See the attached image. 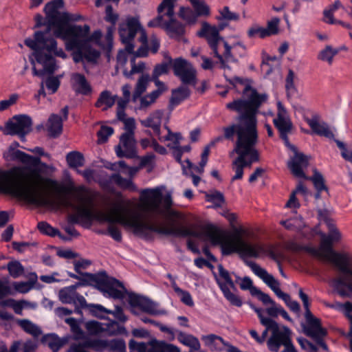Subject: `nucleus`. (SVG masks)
Returning <instances> with one entry per match:
<instances>
[{
  "mask_svg": "<svg viewBox=\"0 0 352 352\" xmlns=\"http://www.w3.org/2000/svg\"><path fill=\"white\" fill-rule=\"evenodd\" d=\"M6 161H18L31 166H14L7 170H0V192L10 194L28 204L46 206L53 203L49 198L45 188L48 187L58 193L69 192L70 188L56 180L44 177L41 168H47L41 159L32 156L20 150L8 148L3 153Z\"/></svg>",
  "mask_w": 352,
  "mask_h": 352,
  "instance_id": "obj_1",
  "label": "nucleus"
},
{
  "mask_svg": "<svg viewBox=\"0 0 352 352\" xmlns=\"http://www.w3.org/2000/svg\"><path fill=\"white\" fill-rule=\"evenodd\" d=\"M268 100L267 94H259L253 90L248 99H236L226 104V108L239 113L238 122H232L223 126L225 140L234 142L233 151L239 153L256 150L258 142L257 118L258 109Z\"/></svg>",
  "mask_w": 352,
  "mask_h": 352,
  "instance_id": "obj_2",
  "label": "nucleus"
},
{
  "mask_svg": "<svg viewBox=\"0 0 352 352\" xmlns=\"http://www.w3.org/2000/svg\"><path fill=\"white\" fill-rule=\"evenodd\" d=\"M126 211V210L123 206L122 200H118L114 203L113 207L111 209L109 214H106L101 211L94 212L93 221L96 220L100 223H118L122 226L132 228L134 234L146 241L154 240L155 233L161 235L173 234L177 236L192 234L188 230L182 228H166L144 222L141 219V215L139 212L129 211L125 214Z\"/></svg>",
  "mask_w": 352,
  "mask_h": 352,
  "instance_id": "obj_3",
  "label": "nucleus"
},
{
  "mask_svg": "<svg viewBox=\"0 0 352 352\" xmlns=\"http://www.w3.org/2000/svg\"><path fill=\"white\" fill-rule=\"evenodd\" d=\"M325 221L329 228L328 236L324 235L320 243V249L325 251V259L332 263L344 277H338L333 279V287L342 297H351L352 296V263L350 256L346 253H340L334 251L332 244L334 241L340 240L341 236L339 231L335 228L330 220L325 217Z\"/></svg>",
  "mask_w": 352,
  "mask_h": 352,
  "instance_id": "obj_4",
  "label": "nucleus"
},
{
  "mask_svg": "<svg viewBox=\"0 0 352 352\" xmlns=\"http://www.w3.org/2000/svg\"><path fill=\"white\" fill-rule=\"evenodd\" d=\"M206 235L212 245H221L223 255L237 252L241 258H244L245 257L258 258L265 254L269 256L273 261H277L272 245L248 243L242 239L239 230H236L232 236L227 237L218 230L210 226L206 229Z\"/></svg>",
  "mask_w": 352,
  "mask_h": 352,
  "instance_id": "obj_5",
  "label": "nucleus"
},
{
  "mask_svg": "<svg viewBox=\"0 0 352 352\" xmlns=\"http://www.w3.org/2000/svg\"><path fill=\"white\" fill-rule=\"evenodd\" d=\"M50 34L49 28L45 32L36 31L33 38H27L24 41L25 45L34 51L33 55L37 63L43 66V68L39 70L33 66L34 76H43L46 74H52L56 71V60L52 54L63 58L67 57L63 49L57 48L56 41Z\"/></svg>",
  "mask_w": 352,
  "mask_h": 352,
  "instance_id": "obj_6",
  "label": "nucleus"
},
{
  "mask_svg": "<svg viewBox=\"0 0 352 352\" xmlns=\"http://www.w3.org/2000/svg\"><path fill=\"white\" fill-rule=\"evenodd\" d=\"M172 67L174 75L184 85H192L195 87L197 81V71L193 65L186 59L179 57L173 59L168 56V61L157 64L153 70L151 78H159L164 74H167Z\"/></svg>",
  "mask_w": 352,
  "mask_h": 352,
  "instance_id": "obj_7",
  "label": "nucleus"
},
{
  "mask_svg": "<svg viewBox=\"0 0 352 352\" xmlns=\"http://www.w3.org/2000/svg\"><path fill=\"white\" fill-rule=\"evenodd\" d=\"M177 0H163L157 8L159 15L148 23V27H161L172 38L179 39L185 32V27L175 20L174 3Z\"/></svg>",
  "mask_w": 352,
  "mask_h": 352,
  "instance_id": "obj_8",
  "label": "nucleus"
},
{
  "mask_svg": "<svg viewBox=\"0 0 352 352\" xmlns=\"http://www.w3.org/2000/svg\"><path fill=\"white\" fill-rule=\"evenodd\" d=\"M90 27L88 25L83 26L73 25L66 30L67 36L63 40L65 41V47L67 50H74L75 47H82L85 60L89 63H96L100 53L93 48L83 38L87 37L89 33Z\"/></svg>",
  "mask_w": 352,
  "mask_h": 352,
  "instance_id": "obj_9",
  "label": "nucleus"
},
{
  "mask_svg": "<svg viewBox=\"0 0 352 352\" xmlns=\"http://www.w3.org/2000/svg\"><path fill=\"white\" fill-rule=\"evenodd\" d=\"M67 187L71 189L69 192L58 193L54 190H52L55 193H56L58 195V200L56 202L54 199L49 197L53 201V203L52 204H50L49 206H54L56 204L58 206H61L65 208H72L78 212V215L80 217V219L83 221V223H87L89 225H91V222L93 221V217L94 214V212H93L87 206V205H91L93 203V199L91 197L77 195L76 198L81 204L76 205L69 199L60 196V195L62 194H69L73 190H75L77 192H87V189L84 186H80L76 188L69 186ZM47 194L48 197H50L47 192ZM47 206V205H46L45 206Z\"/></svg>",
  "mask_w": 352,
  "mask_h": 352,
  "instance_id": "obj_10",
  "label": "nucleus"
},
{
  "mask_svg": "<svg viewBox=\"0 0 352 352\" xmlns=\"http://www.w3.org/2000/svg\"><path fill=\"white\" fill-rule=\"evenodd\" d=\"M140 33L139 41L141 43L148 42L146 30L142 25L138 16H127L118 27V34L121 42L125 45V50L129 53L134 52V38Z\"/></svg>",
  "mask_w": 352,
  "mask_h": 352,
  "instance_id": "obj_11",
  "label": "nucleus"
},
{
  "mask_svg": "<svg viewBox=\"0 0 352 352\" xmlns=\"http://www.w3.org/2000/svg\"><path fill=\"white\" fill-rule=\"evenodd\" d=\"M197 34L199 37L206 38L215 57L221 58V56L223 55L227 61H237L231 53L232 47L223 37L220 36L217 28L211 27L208 23L204 22Z\"/></svg>",
  "mask_w": 352,
  "mask_h": 352,
  "instance_id": "obj_12",
  "label": "nucleus"
},
{
  "mask_svg": "<svg viewBox=\"0 0 352 352\" xmlns=\"http://www.w3.org/2000/svg\"><path fill=\"white\" fill-rule=\"evenodd\" d=\"M91 285L98 289L104 296L122 300L124 298L126 289L123 283L114 278L109 277L105 272L98 274H86Z\"/></svg>",
  "mask_w": 352,
  "mask_h": 352,
  "instance_id": "obj_13",
  "label": "nucleus"
},
{
  "mask_svg": "<svg viewBox=\"0 0 352 352\" xmlns=\"http://www.w3.org/2000/svg\"><path fill=\"white\" fill-rule=\"evenodd\" d=\"M244 263L247 266L250 267L255 275L259 277L271 288L278 298L284 300L291 311L296 314L300 312V307L299 303L296 300H292L289 294L281 291L278 281L276 280L272 274H269L266 270L262 268L255 262L244 260Z\"/></svg>",
  "mask_w": 352,
  "mask_h": 352,
  "instance_id": "obj_14",
  "label": "nucleus"
},
{
  "mask_svg": "<svg viewBox=\"0 0 352 352\" xmlns=\"http://www.w3.org/2000/svg\"><path fill=\"white\" fill-rule=\"evenodd\" d=\"M64 6L63 0H52L48 2L45 8L44 12L47 19V29L55 27L54 34L56 37L63 38L67 36L66 30L73 25H62L63 12L59 11Z\"/></svg>",
  "mask_w": 352,
  "mask_h": 352,
  "instance_id": "obj_15",
  "label": "nucleus"
},
{
  "mask_svg": "<svg viewBox=\"0 0 352 352\" xmlns=\"http://www.w3.org/2000/svg\"><path fill=\"white\" fill-rule=\"evenodd\" d=\"M142 195L148 199L146 206L147 214L143 216L140 212L141 219L144 222L159 226L157 223V215L164 214V211L160 209L162 193L160 190L146 189L142 191Z\"/></svg>",
  "mask_w": 352,
  "mask_h": 352,
  "instance_id": "obj_16",
  "label": "nucleus"
},
{
  "mask_svg": "<svg viewBox=\"0 0 352 352\" xmlns=\"http://www.w3.org/2000/svg\"><path fill=\"white\" fill-rule=\"evenodd\" d=\"M273 123L278 131L280 138L283 140L285 145L289 149H295V146L289 142L288 138V135L292 130L293 124L286 109L280 101L277 102V115L273 120Z\"/></svg>",
  "mask_w": 352,
  "mask_h": 352,
  "instance_id": "obj_17",
  "label": "nucleus"
},
{
  "mask_svg": "<svg viewBox=\"0 0 352 352\" xmlns=\"http://www.w3.org/2000/svg\"><path fill=\"white\" fill-rule=\"evenodd\" d=\"M217 268L219 276L224 280V282L221 281L218 278H216V280L224 297L231 305L239 307H241L243 303L240 297L230 291V289L234 291L236 290V287L230 277L229 272L224 269L221 264L217 266Z\"/></svg>",
  "mask_w": 352,
  "mask_h": 352,
  "instance_id": "obj_18",
  "label": "nucleus"
},
{
  "mask_svg": "<svg viewBox=\"0 0 352 352\" xmlns=\"http://www.w3.org/2000/svg\"><path fill=\"white\" fill-rule=\"evenodd\" d=\"M162 202L163 203V206L164 208V210H162L164 211V214H162V216H164L166 217L168 220L170 222V226L166 227V228H182L184 229H186L190 232L192 233V234L186 235V236H177V235H173V236L176 237H186V236H194V237H198L199 236V234L198 232L191 230L187 227L181 226V225H176L175 223L174 219L177 220H183L184 219V215L180 212H178L177 210H171L170 208L173 205V200L171 197V195L170 193H166L164 197L162 196ZM159 227H163L165 228V226L158 225ZM173 236V234L171 235Z\"/></svg>",
  "mask_w": 352,
  "mask_h": 352,
  "instance_id": "obj_19",
  "label": "nucleus"
},
{
  "mask_svg": "<svg viewBox=\"0 0 352 352\" xmlns=\"http://www.w3.org/2000/svg\"><path fill=\"white\" fill-rule=\"evenodd\" d=\"M14 121L6 124V134L18 135L21 141H25V135L32 130V121L28 115H19L13 117Z\"/></svg>",
  "mask_w": 352,
  "mask_h": 352,
  "instance_id": "obj_20",
  "label": "nucleus"
},
{
  "mask_svg": "<svg viewBox=\"0 0 352 352\" xmlns=\"http://www.w3.org/2000/svg\"><path fill=\"white\" fill-rule=\"evenodd\" d=\"M236 153L238 157L232 162V169L234 170L235 175L232 177V181L242 179L244 168L250 166L252 163L259 160V154L257 150L241 151Z\"/></svg>",
  "mask_w": 352,
  "mask_h": 352,
  "instance_id": "obj_21",
  "label": "nucleus"
},
{
  "mask_svg": "<svg viewBox=\"0 0 352 352\" xmlns=\"http://www.w3.org/2000/svg\"><path fill=\"white\" fill-rule=\"evenodd\" d=\"M83 283H76L74 285L62 288L58 293L60 300L65 304H73L75 307L79 305L82 308L87 306L85 298L76 292L77 287L85 285Z\"/></svg>",
  "mask_w": 352,
  "mask_h": 352,
  "instance_id": "obj_22",
  "label": "nucleus"
},
{
  "mask_svg": "<svg viewBox=\"0 0 352 352\" xmlns=\"http://www.w3.org/2000/svg\"><path fill=\"white\" fill-rule=\"evenodd\" d=\"M294 152V156L291 157L287 162V167L292 175L298 178H307L304 172L309 166V156L298 151L295 146V149H290Z\"/></svg>",
  "mask_w": 352,
  "mask_h": 352,
  "instance_id": "obj_23",
  "label": "nucleus"
},
{
  "mask_svg": "<svg viewBox=\"0 0 352 352\" xmlns=\"http://www.w3.org/2000/svg\"><path fill=\"white\" fill-rule=\"evenodd\" d=\"M115 151L118 157L129 159L138 157L134 135L122 133L120 138V144L115 147Z\"/></svg>",
  "mask_w": 352,
  "mask_h": 352,
  "instance_id": "obj_24",
  "label": "nucleus"
},
{
  "mask_svg": "<svg viewBox=\"0 0 352 352\" xmlns=\"http://www.w3.org/2000/svg\"><path fill=\"white\" fill-rule=\"evenodd\" d=\"M82 39L89 44L91 42H94L105 52L107 57L109 58L113 47V34L111 30H108L103 40H102V32L100 30H95L90 36L88 34L87 37Z\"/></svg>",
  "mask_w": 352,
  "mask_h": 352,
  "instance_id": "obj_25",
  "label": "nucleus"
},
{
  "mask_svg": "<svg viewBox=\"0 0 352 352\" xmlns=\"http://www.w3.org/2000/svg\"><path fill=\"white\" fill-rule=\"evenodd\" d=\"M163 116V111L157 110L150 113V115L145 119L141 120L140 124L144 127L151 128L154 133L157 136L161 142L168 141L171 140L169 135L161 136V124Z\"/></svg>",
  "mask_w": 352,
  "mask_h": 352,
  "instance_id": "obj_26",
  "label": "nucleus"
},
{
  "mask_svg": "<svg viewBox=\"0 0 352 352\" xmlns=\"http://www.w3.org/2000/svg\"><path fill=\"white\" fill-rule=\"evenodd\" d=\"M304 331L307 336L312 338L324 351H329L327 344L323 341V338L327 335V331L322 327L320 320H315L313 323L307 324L304 328Z\"/></svg>",
  "mask_w": 352,
  "mask_h": 352,
  "instance_id": "obj_27",
  "label": "nucleus"
},
{
  "mask_svg": "<svg viewBox=\"0 0 352 352\" xmlns=\"http://www.w3.org/2000/svg\"><path fill=\"white\" fill-rule=\"evenodd\" d=\"M129 303L133 307H139L142 311L152 315L158 314L156 305L150 299L134 293L129 294Z\"/></svg>",
  "mask_w": 352,
  "mask_h": 352,
  "instance_id": "obj_28",
  "label": "nucleus"
},
{
  "mask_svg": "<svg viewBox=\"0 0 352 352\" xmlns=\"http://www.w3.org/2000/svg\"><path fill=\"white\" fill-rule=\"evenodd\" d=\"M305 121L309 124L314 133L335 140L334 135L330 130L328 124L324 122L320 123L317 116H314L312 118H306Z\"/></svg>",
  "mask_w": 352,
  "mask_h": 352,
  "instance_id": "obj_29",
  "label": "nucleus"
},
{
  "mask_svg": "<svg viewBox=\"0 0 352 352\" xmlns=\"http://www.w3.org/2000/svg\"><path fill=\"white\" fill-rule=\"evenodd\" d=\"M72 87L76 93L85 96L91 91V87L85 76L79 73H74L72 75Z\"/></svg>",
  "mask_w": 352,
  "mask_h": 352,
  "instance_id": "obj_30",
  "label": "nucleus"
},
{
  "mask_svg": "<svg viewBox=\"0 0 352 352\" xmlns=\"http://www.w3.org/2000/svg\"><path fill=\"white\" fill-rule=\"evenodd\" d=\"M2 305L12 308L16 314L21 316L23 309H36L37 304L26 300H16L13 298H8L2 302Z\"/></svg>",
  "mask_w": 352,
  "mask_h": 352,
  "instance_id": "obj_31",
  "label": "nucleus"
},
{
  "mask_svg": "<svg viewBox=\"0 0 352 352\" xmlns=\"http://www.w3.org/2000/svg\"><path fill=\"white\" fill-rule=\"evenodd\" d=\"M63 118L57 114H52L48 118L47 131L50 138H57L63 132Z\"/></svg>",
  "mask_w": 352,
  "mask_h": 352,
  "instance_id": "obj_32",
  "label": "nucleus"
},
{
  "mask_svg": "<svg viewBox=\"0 0 352 352\" xmlns=\"http://www.w3.org/2000/svg\"><path fill=\"white\" fill-rule=\"evenodd\" d=\"M182 85L177 89L172 90V96L170 99V104L173 107L179 105L181 102L188 98L190 96V90L188 88L189 85H184L182 82ZM193 86L192 85H190Z\"/></svg>",
  "mask_w": 352,
  "mask_h": 352,
  "instance_id": "obj_33",
  "label": "nucleus"
},
{
  "mask_svg": "<svg viewBox=\"0 0 352 352\" xmlns=\"http://www.w3.org/2000/svg\"><path fill=\"white\" fill-rule=\"evenodd\" d=\"M177 333V340L182 344L185 346H189L190 349L195 351H198L201 344L197 338L195 336L188 334L181 331H176Z\"/></svg>",
  "mask_w": 352,
  "mask_h": 352,
  "instance_id": "obj_34",
  "label": "nucleus"
},
{
  "mask_svg": "<svg viewBox=\"0 0 352 352\" xmlns=\"http://www.w3.org/2000/svg\"><path fill=\"white\" fill-rule=\"evenodd\" d=\"M117 98L116 95L112 96L109 91L104 90L100 93L96 102V107H102V105H105V107L102 108V110L106 111L113 106Z\"/></svg>",
  "mask_w": 352,
  "mask_h": 352,
  "instance_id": "obj_35",
  "label": "nucleus"
},
{
  "mask_svg": "<svg viewBox=\"0 0 352 352\" xmlns=\"http://www.w3.org/2000/svg\"><path fill=\"white\" fill-rule=\"evenodd\" d=\"M67 162L70 168L81 167L85 164L83 155L78 151H71L67 154Z\"/></svg>",
  "mask_w": 352,
  "mask_h": 352,
  "instance_id": "obj_36",
  "label": "nucleus"
},
{
  "mask_svg": "<svg viewBox=\"0 0 352 352\" xmlns=\"http://www.w3.org/2000/svg\"><path fill=\"white\" fill-rule=\"evenodd\" d=\"M190 3L198 17L208 16L210 14V8L204 0H192Z\"/></svg>",
  "mask_w": 352,
  "mask_h": 352,
  "instance_id": "obj_37",
  "label": "nucleus"
},
{
  "mask_svg": "<svg viewBox=\"0 0 352 352\" xmlns=\"http://www.w3.org/2000/svg\"><path fill=\"white\" fill-rule=\"evenodd\" d=\"M111 178L113 179V183L122 189H128L131 191L137 190V187L131 179L124 178L118 173L112 174Z\"/></svg>",
  "mask_w": 352,
  "mask_h": 352,
  "instance_id": "obj_38",
  "label": "nucleus"
},
{
  "mask_svg": "<svg viewBox=\"0 0 352 352\" xmlns=\"http://www.w3.org/2000/svg\"><path fill=\"white\" fill-rule=\"evenodd\" d=\"M299 298L301 299L304 308L305 309V317L307 321V324H311L315 320H320V319L314 316L312 313L309 309V302L308 296L304 293L302 289H299Z\"/></svg>",
  "mask_w": 352,
  "mask_h": 352,
  "instance_id": "obj_39",
  "label": "nucleus"
},
{
  "mask_svg": "<svg viewBox=\"0 0 352 352\" xmlns=\"http://www.w3.org/2000/svg\"><path fill=\"white\" fill-rule=\"evenodd\" d=\"M151 80L148 74H142L138 79L135 91L133 94V100L140 98V96L146 91L148 81Z\"/></svg>",
  "mask_w": 352,
  "mask_h": 352,
  "instance_id": "obj_40",
  "label": "nucleus"
},
{
  "mask_svg": "<svg viewBox=\"0 0 352 352\" xmlns=\"http://www.w3.org/2000/svg\"><path fill=\"white\" fill-rule=\"evenodd\" d=\"M251 308L257 314L258 317L260 319L261 323L267 327V329H272L276 330L277 329V322L272 318L265 317L263 314V310L261 308L255 307L253 304H250Z\"/></svg>",
  "mask_w": 352,
  "mask_h": 352,
  "instance_id": "obj_41",
  "label": "nucleus"
},
{
  "mask_svg": "<svg viewBox=\"0 0 352 352\" xmlns=\"http://www.w3.org/2000/svg\"><path fill=\"white\" fill-rule=\"evenodd\" d=\"M85 308H87L90 314L95 317L100 319H104L105 315L110 313L111 310L105 308L99 304H87Z\"/></svg>",
  "mask_w": 352,
  "mask_h": 352,
  "instance_id": "obj_42",
  "label": "nucleus"
},
{
  "mask_svg": "<svg viewBox=\"0 0 352 352\" xmlns=\"http://www.w3.org/2000/svg\"><path fill=\"white\" fill-rule=\"evenodd\" d=\"M74 264L76 272L82 276V283L87 285H91V282L87 280L88 277L86 276V274L89 273L81 272V269H86L91 265V261L89 260L82 259L80 261H75Z\"/></svg>",
  "mask_w": 352,
  "mask_h": 352,
  "instance_id": "obj_43",
  "label": "nucleus"
},
{
  "mask_svg": "<svg viewBox=\"0 0 352 352\" xmlns=\"http://www.w3.org/2000/svg\"><path fill=\"white\" fill-rule=\"evenodd\" d=\"M180 18L186 21L188 24H195L198 16L194 10L190 8L181 7L179 12Z\"/></svg>",
  "mask_w": 352,
  "mask_h": 352,
  "instance_id": "obj_44",
  "label": "nucleus"
},
{
  "mask_svg": "<svg viewBox=\"0 0 352 352\" xmlns=\"http://www.w3.org/2000/svg\"><path fill=\"white\" fill-rule=\"evenodd\" d=\"M228 81L232 85H233L236 88L238 85H244V88L242 91L243 94H246L248 91H250L251 94L248 97V98L252 95V91L256 90L255 89H253L252 87L250 85V81L246 78H242L240 77L235 76L232 79H229Z\"/></svg>",
  "mask_w": 352,
  "mask_h": 352,
  "instance_id": "obj_45",
  "label": "nucleus"
},
{
  "mask_svg": "<svg viewBox=\"0 0 352 352\" xmlns=\"http://www.w3.org/2000/svg\"><path fill=\"white\" fill-rule=\"evenodd\" d=\"M7 268L10 275L14 278L21 276L24 273V267L18 261L9 262Z\"/></svg>",
  "mask_w": 352,
  "mask_h": 352,
  "instance_id": "obj_46",
  "label": "nucleus"
},
{
  "mask_svg": "<svg viewBox=\"0 0 352 352\" xmlns=\"http://www.w3.org/2000/svg\"><path fill=\"white\" fill-rule=\"evenodd\" d=\"M306 179H309L313 182L314 187L317 191L322 192V190H327V188L324 184V180L321 173L314 170V175L312 177H307Z\"/></svg>",
  "mask_w": 352,
  "mask_h": 352,
  "instance_id": "obj_47",
  "label": "nucleus"
},
{
  "mask_svg": "<svg viewBox=\"0 0 352 352\" xmlns=\"http://www.w3.org/2000/svg\"><path fill=\"white\" fill-rule=\"evenodd\" d=\"M85 347H90L97 351H102L108 348V340L93 339L82 344Z\"/></svg>",
  "mask_w": 352,
  "mask_h": 352,
  "instance_id": "obj_48",
  "label": "nucleus"
},
{
  "mask_svg": "<svg viewBox=\"0 0 352 352\" xmlns=\"http://www.w3.org/2000/svg\"><path fill=\"white\" fill-rule=\"evenodd\" d=\"M338 53V50L333 49L331 46L327 45L318 54V59L327 61L329 64H331L333 58Z\"/></svg>",
  "mask_w": 352,
  "mask_h": 352,
  "instance_id": "obj_49",
  "label": "nucleus"
},
{
  "mask_svg": "<svg viewBox=\"0 0 352 352\" xmlns=\"http://www.w3.org/2000/svg\"><path fill=\"white\" fill-rule=\"evenodd\" d=\"M294 72L292 69H289L285 79V89L288 98L297 92V89L294 85Z\"/></svg>",
  "mask_w": 352,
  "mask_h": 352,
  "instance_id": "obj_50",
  "label": "nucleus"
},
{
  "mask_svg": "<svg viewBox=\"0 0 352 352\" xmlns=\"http://www.w3.org/2000/svg\"><path fill=\"white\" fill-rule=\"evenodd\" d=\"M45 339L53 352H57L63 344V342L56 334H49L45 336Z\"/></svg>",
  "mask_w": 352,
  "mask_h": 352,
  "instance_id": "obj_51",
  "label": "nucleus"
},
{
  "mask_svg": "<svg viewBox=\"0 0 352 352\" xmlns=\"http://www.w3.org/2000/svg\"><path fill=\"white\" fill-rule=\"evenodd\" d=\"M37 228L41 233L50 236H56L57 234H59V230L52 227L50 224L45 221H41L38 223Z\"/></svg>",
  "mask_w": 352,
  "mask_h": 352,
  "instance_id": "obj_52",
  "label": "nucleus"
},
{
  "mask_svg": "<svg viewBox=\"0 0 352 352\" xmlns=\"http://www.w3.org/2000/svg\"><path fill=\"white\" fill-rule=\"evenodd\" d=\"M113 133V129L109 126H102L97 132L98 142L102 144L106 142L109 138Z\"/></svg>",
  "mask_w": 352,
  "mask_h": 352,
  "instance_id": "obj_53",
  "label": "nucleus"
},
{
  "mask_svg": "<svg viewBox=\"0 0 352 352\" xmlns=\"http://www.w3.org/2000/svg\"><path fill=\"white\" fill-rule=\"evenodd\" d=\"M279 23L280 19L278 17H274L270 21H267V27L264 28L265 31H267V36H271L272 35H276L279 32Z\"/></svg>",
  "mask_w": 352,
  "mask_h": 352,
  "instance_id": "obj_54",
  "label": "nucleus"
},
{
  "mask_svg": "<svg viewBox=\"0 0 352 352\" xmlns=\"http://www.w3.org/2000/svg\"><path fill=\"white\" fill-rule=\"evenodd\" d=\"M208 201L214 204L216 206L220 207L225 202L223 195L219 191H214L206 195Z\"/></svg>",
  "mask_w": 352,
  "mask_h": 352,
  "instance_id": "obj_55",
  "label": "nucleus"
},
{
  "mask_svg": "<svg viewBox=\"0 0 352 352\" xmlns=\"http://www.w3.org/2000/svg\"><path fill=\"white\" fill-rule=\"evenodd\" d=\"M249 38H254L258 36L261 38H265L267 37V31L263 27H260L257 25H253L249 28L247 32Z\"/></svg>",
  "mask_w": 352,
  "mask_h": 352,
  "instance_id": "obj_56",
  "label": "nucleus"
},
{
  "mask_svg": "<svg viewBox=\"0 0 352 352\" xmlns=\"http://www.w3.org/2000/svg\"><path fill=\"white\" fill-rule=\"evenodd\" d=\"M221 17L219 19H224L226 21H238L239 19V14L236 12H232L230 10L228 6H224L221 10H219Z\"/></svg>",
  "mask_w": 352,
  "mask_h": 352,
  "instance_id": "obj_57",
  "label": "nucleus"
},
{
  "mask_svg": "<svg viewBox=\"0 0 352 352\" xmlns=\"http://www.w3.org/2000/svg\"><path fill=\"white\" fill-rule=\"evenodd\" d=\"M117 352H124L126 349L125 343L120 339H113L108 340V348Z\"/></svg>",
  "mask_w": 352,
  "mask_h": 352,
  "instance_id": "obj_58",
  "label": "nucleus"
},
{
  "mask_svg": "<svg viewBox=\"0 0 352 352\" xmlns=\"http://www.w3.org/2000/svg\"><path fill=\"white\" fill-rule=\"evenodd\" d=\"M19 324L26 332L32 335L36 336L39 331L38 328L28 320H21Z\"/></svg>",
  "mask_w": 352,
  "mask_h": 352,
  "instance_id": "obj_59",
  "label": "nucleus"
},
{
  "mask_svg": "<svg viewBox=\"0 0 352 352\" xmlns=\"http://www.w3.org/2000/svg\"><path fill=\"white\" fill-rule=\"evenodd\" d=\"M338 147L341 150V156L346 160L352 164V151L349 150L346 145L339 140H334Z\"/></svg>",
  "mask_w": 352,
  "mask_h": 352,
  "instance_id": "obj_60",
  "label": "nucleus"
},
{
  "mask_svg": "<svg viewBox=\"0 0 352 352\" xmlns=\"http://www.w3.org/2000/svg\"><path fill=\"white\" fill-rule=\"evenodd\" d=\"M272 336L278 341L280 345H286L291 340L289 335L285 333L279 331L278 325L277 324V329L276 330L272 329Z\"/></svg>",
  "mask_w": 352,
  "mask_h": 352,
  "instance_id": "obj_61",
  "label": "nucleus"
},
{
  "mask_svg": "<svg viewBox=\"0 0 352 352\" xmlns=\"http://www.w3.org/2000/svg\"><path fill=\"white\" fill-rule=\"evenodd\" d=\"M118 14L113 12L112 6H107L105 9V21L107 22L111 23L113 25H115L117 21L118 20Z\"/></svg>",
  "mask_w": 352,
  "mask_h": 352,
  "instance_id": "obj_62",
  "label": "nucleus"
},
{
  "mask_svg": "<svg viewBox=\"0 0 352 352\" xmlns=\"http://www.w3.org/2000/svg\"><path fill=\"white\" fill-rule=\"evenodd\" d=\"M60 82L58 77L51 76L47 78L45 85L48 90L52 94H54L58 90L60 86Z\"/></svg>",
  "mask_w": 352,
  "mask_h": 352,
  "instance_id": "obj_63",
  "label": "nucleus"
},
{
  "mask_svg": "<svg viewBox=\"0 0 352 352\" xmlns=\"http://www.w3.org/2000/svg\"><path fill=\"white\" fill-rule=\"evenodd\" d=\"M164 341L152 340L147 352H164Z\"/></svg>",
  "mask_w": 352,
  "mask_h": 352,
  "instance_id": "obj_64",
  "label": "nucleus"
}]
</instances>
